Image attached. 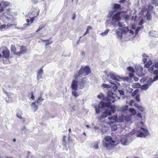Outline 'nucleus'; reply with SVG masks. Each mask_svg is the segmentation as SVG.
I'll return each instance as SVG.
<instances>
[{"label":"nucleus","mask_w":158,"mask_h":158,"mask_svg":"<svg viewBox=\"0 0 158 158\" xmlns=\"http://www.w3.org/2000/svg\"><path fill=\"white\" fill-rule=\"evenodd\" d=\"M152 61L151 60H149L145 63L144 67L147 68H149V67L152 65Z\"/></svg>","instance_id":"nucleus-18"},{"label":"nucleus","mask_w":158,"mask_h":158,"mask_svg":"<svg viewBox=\"0 0 158 158\" xmlns=\"http://www.w3.org/2000/svg\"><path fill=\"white\" fill-rule=\"evenodd\" d=\"M45 26L43 24L40 25L38 29L36 31V32H38L39 31H40L42 29L44 28Z\"/></svg>","instance_id":"nucleus-32"},{"label":"nucleus","mask_w":158,"mask_h":158,"mask_svg":"<svg viewBox=\"0 0 158 158\" xmlns=\"http://www.w3.org/2000/svg\"><path fill=\"white\" fill-rule=\"evenodd\" d=\"M51 39L50 38V39H48V40H42V42H45L46 45L45 46L47 47L48 45L51 44L52 43V40H50Z\"/></svg>","instance_id":"nucleus-20"},{"label":"nucleus","mask_w":158,"mask_h":158,"mask_svg":"<svg viewBox=\"0 0 158 158\" xmlns=\"http://www.w3.org/2000/svg\"><path fill=\"white\" fill-rule=\"evenodd\" d=\"M130 33L131 34H134V32L131 30H130Z\"/></svg>","instance_id":"nucleus-63"},{"label":"nucleus","mask_w":158,"mask_h":158,"mask_svg":"<svg viewBox=\"0 0 158 158\" xmlns=\"http://www.w3.org/2000/svg\"><path fill=\"white\" fill-rule=\"evenodd\" d=\"M80 81H79V84L80 89H83L85 86V85L86 83V77H83L82 76H80Z\"/></svg>","instance_id":"nucleus-11"},{"label":"nucleus","mask_w":158,"mask_h":158,"mask_svg":"<svg viewBox=\"0 0 158 158\" xmlns=\"http://www.w3.org/2000/svg\"><path fill=\"white\" fill-rule=\"evenodd\" d=\"M78 82L77 80H73L71 86V89L73 90L72 92V95L75 97H77L79 95L76 91L78 89Z\"/></svg>","instance_id":"nucleus-4"},{"label":"nucleus","mask_w":158,"mask_h":158,"mask_svg":"<svg viewBox=\"0 0 158 158\" xmlns=\"http://www.w3.org/2000/svg\"><path fill=\"white\" fill-rule=\"evenodd\" d=\"M2 3L3 4V7L0 6V12L3 11L4 10V7H5L9 5L8 3L5 2H2Z\"/></svg>","instance_id":"nucleus-17"},{"label":"nucleus","mask_w":158,"mask_h":158,"mask_svg":"<svg viewBox=\"0 0 158 158\" xmlns=\"http://www.w3.org/2000/svg\"><path fill=\"white\" fill-rule=\"evenodd\" d=\"M32 13L34 15H34L33 17L31 18L30 19V20H29V19H26V22L27 23V25H30V23H32L33 22L35 19L36 18L37 16L39 15V11L36 10L35 11H33L32 12Z\"/></svg>","instance_id":"nucleus-6"},{"label":"nucleus","mask_w":158,"mask_h":158,"mask_svg":"<svg viewBox=\"0 0 158 158\" xmlns=\"http://www.w3.org/2000/svg\"><path fill=\"white\" fill-rule=\"evenodd\" d=\"M142 57L143 58L142 59V61L143 62L144 64L146 62H147V57H148V56L146 54L144 53L142 54Z\"/></svg>","instance_id":"nucleus-19"},{"label":"nucleus","mask_w":158,"mask_h":158,"mask_svg":"<svg viewBox=\"0 0 158 158\" xmlns=\"http://www.w3.org/2000/svg\"><path fill=\"white\" fill-rule=\"evenodd\" d=\"M98 143H99V142L98 141H97L95 142L94 143L93 147L95 149H98Z\"/></svg>","instance_id":"nucleus-33"},{"label":"nucleus","mask_w":158,"mask_h":158,"mask_svg":"<svg viewBox=\"0 0 158 158\" xmlns=\"http://www.w3.org/2000/svg\"><path fill=\"white\" fill-rule=\"evenodd\" d=\"M117 129V127L116 125H114L111 127V129L112 131H115Z\"/></svg>","instance_id":"nucleus-37"},{"label":"nucleus","mask_w":158,"mask_h":158,"mask_svg":"<svg viewBox=\"0 0 158 158\" xmlns=\"http://www.w3.org/2000/svg\"><path fill=\"white\" fill-rule=\"evenodd\" d=\"M17 116L20 119H22V117L21 116V114H17Z\"/></svg>","instance_id":"nucleus-51"},{"label":"nucleus","mask_w":158,"mask_h":158,"mask_svg":"<svg viewBox=\"0 0 158 158\" xmlns=\"http://www.w3.org/2000/svg\"><path fill=\"white\" fill-rule=\"evenodd\" d=\"M4 92L8 96H10V94L9 93L6 91H4Z\"/></svg>","instance_id":"nucleus-58"},{"label":"nucleus","mask_w":158,"mask_h":158,"mask_svg":"<svg viewBox=\"0 0 158 158\" xmlns=\"http://www.w3.org/2000/svg\"><path fill=\"white\" fill-rule=\"evenodd\" d=\"M109 31V30H106L104 32H102L101 34L103 36L105 35L108 33Z\"/></svg>","instance_id":"nucleus-39"},{"label":"nucleus","mask_w":158,"mask_h":158,"mask_svg":"<svg viewBox=\"0 0 158 158\" xmlns=\"http://www.w3.org/2000/svg\"><path fill=\"white\" fill-rule=\"evenodd\" d=\"M118 26L120 27H123V25H122V23L121 22H119V21H118Z\"/></svg>","instance_id":"nucleus-57"},{"label":"nucleus","mask_w":158,"mask_h":158,"mask_svg":"<svg viewBox=\"0 0 158 158\" xmlns=\"http://www.w3.org/2000/svg\"><path fill=\"white\" fill-rule=\"evenodd\" d=\"M129 111L133 113L134 115L136 114V112L135 110L133 108H130Z\"/></svg>","instance_id":"nucleus-35"},{"label":"nucleus","mask_w":158,"mask_h":158,"mask_svg":"<svg viewBox=\"0 0 158 158\" xmlns=\"http://www.w3.org/2000/svg\"><path fill=\"white\" fill-rule=\"evenodd\" d=\"M156 75L154 77L153 79L152 80V79L151 78V80L149 79L147 81L148 83L149 82L150 83H152L153 81H156L158 80V75Z\"/></svg>","instance_id":"nucleus-22"},{"label":"nucleus","mask_w":158,"mask_h":158,"mask_svg":"<svg viewBox=\"0 0 158 158\" xmlns=\"http://www.w3.org/2000/svg\"><path fill=\"white\" fill-rule=\"evenodd\" d=\"M102 87L104 88H107L108 87V85L106 84H102Z\"/></svg>","instance_id":"nucleus-47"},{"label":"nucleus","mask_w":158,"mask_h":158,"mask_svg":"<svg viewBox=\"0 0 158 158\" xmlns=\"http://www.w3.org/2000/svg\"><path fill=\"white\" fill-rule=\"evenodd\" d=\"M115 95L111 91H108L107 98L108 102H104L102 101H101L98 106H94L96 113L98 114L100 113L101 111L100 109L104 107H109L110 106L111 102H114L115 101Z\"/></svg>","instance_id":"nucleus-1"},{"label":"nucleus","mask_w":158,"mask_h":158,"mask_svg":"<svg viewBox=\"0 0 158 158\" xmlns=\"http://www.w3.org/2000/svg\"><path fill=\"white\" fill-rule=\"evenodd\" d=\"M113 11H111L110 12H109V14H108V17H110L111 16L113 15Z\"/></svg>","instance_id":"nucleus-54"},{"label":"nucleus","mask_w":158,"mask_h":158,"mask_svg":"<svg viewBox=\"0 0 158 158\" xmlns=\"http://www.w3.org/2000/svg\"><path fill=\"white\" fill-rule=\"evenodd\" d=\"M154 9V7L153 6L150 5L148 6V10L149 11H152Z\"/></svg>","instance_id":"nucleus-38"},{"label":"nucleus","mask_w":158,"mask_h":158,"mask_svg":"<svg viewBox=\"0 0 158 158\" xmlns=\"http://www.w3.org/2000/svg\"><path fill=\"white\" fill-rule=\"evenodd\" d=\"M127 69L128 71L131 72V73H129V76L131 78L134 77V75L133 73H135V70L133 68L131 67H129L127 68Z\"/></svg>","instance_id":"nucleus-14"},{"label":"nucleus","mask_w":158,"mask_h":158,"mask_svg":"<svg viewBox=\"0 0 158 158\" xmlns=\"http://www.w3.org/2000/svg\"><path fill=\"white\" fill-rule=\"evenodd\" d=\"M148 71L155 75H158V62H155L154 65L148 69Z\"/></svg>","instance_id":"nucleus-5"},{"label":"nucleus","mask_w":158,"mask_h":158,"mask_svg":"<svg viewBox=\"0 0 158 158\" xmlns=\"http://www.w3.org/2000/svg\"><path fill=\"white\" fill-rule=\"evenodd\" d=\"M121 13V11L118 12L115 14L112 17V21L114 22H117L121 19L120 17V14Z\"/></svg>","instance_id":"nucleus-10"},{"label":"nucleus","mask_w":158,"mask_h":158,"mask_svg":"<svg viewBox=\"0 0 158 158\" xmlns=\"http://www.w3.org/2000/svg\"><path fill=\"white\" fill-rule=\"evenodd\" d=\"M105 79L108 80L110 78L115 81H118L119 77L112 73H110L109 74H106L105 75Z\"/></svg>","instance_id":"nucleus-8"},{"label":"nucleus","mask_w":158,"mask_h":158,"mask_svg":"<svg viewBox=\"0 0 158 158\" xmlns=\"http://www.w3.org/2000/svg\"><path fill=\"white\" fill-rule=\"evenodd\" d=\"M140 30V29L139 27H137L135 31V33L136 34H137L138 33V32H139Z\"/></svg>","instance_id":"nucleus-53"},{"label":"nucleus","mask_w":158,"mask_h":158,"mask_svg":"<svg viewBox=\"0 0 158 158\" xmlns=\"http://www.w3.org/2000/svg\"><path fill=\"white\" fill-rule=\"evenodd\" d=\"M135 106L136 107H137L138 109L142 112H143L144 111V108L141 106H139L137 104H135Z\"/></svg>","instance_id":"nucleus-31"},{"label":"nucleus","mask_w":158,"mask_h":158,"mask_svg":"<svg viewBox=\"0 0 158 158\" xmlns=\"http://www.w3.org/2000/svg\"><path fill=\"white\" fill-rule=\"evenodd\" d=\"M3 62L4 64H7V63H6V60H3Z\"/></svg>","instance_id":"nucleus-64"},{"label":"nucleus","mask_w":158,"mask_h":158,"mask_svg":"<svg viewBox=\"0 0 158 158\" xmlns=\"http://www.w3.org/2000/svg\"><path fill=\"white\" fill-rule=\"evenodd\" d=\"M104 96L102 93H100L97 96L98 98L100 99L102 98Z\"/></svg>","instance_id":"nucleus-41"},{"label":"nucleus","mask_w":158,"mask_h":158,"mask_svg":"<svg viewBox=\"0 0 158 158\" xmlns=\"http://www.w3.org/2000/svg\"><path fill=\"white\" fill-rule=\"evenodd\" d=\"M137 90H135V91H134V92L132 93V95L133 96H135L136 94H137Z\"/></svg>","instance_id":"nucleus-49"},{"label":"nucleus","mask_w":158,"mask_h":158,"mask_svg":"<svg viewBox=\"0 0 158 158\" xmlns=\"http://www.w3.org/2000/svg\"><path fill=\"white\" fill-rule=\"evenodd\" d=\"M134 80L135 81H137L138 80V78L137 77H134Z\"/></svg>","instance_id":"nucleus-62"},{"label":"nucleus","mask_w":158,"mask_h":158,"mask_svg":"<svg viewBox=\"0 0 158 158\" xmlns=\"http://www.w3.org/2000/svg\"><path fill=\"white\" fill-rule=\"evenodd\" d=\"M146 16L147 19L148 20H150L151 19L152 17L151 16V13L150 12L148 11Z\"/></svg>","instance_id":"nucleus-25"},{"label":"nucleus","mask_w":158,"mask_h":158,"mask_svg":"<svg viewBox=\"0 0 158 158\" xmlns=\"http://www.w3.org/2000/svg\"><path fill=\"white\" fill-rule=\"evenodd\" d=\"M117 116L116 115H114L111 117H109L108 119L110 121L108 122V123L110 124L113 123L115 122L116 121V118Z\"/></svg>","instance_id":"nucleus-13"},{"label":"nucleus","mask_w":158,"mask_h":158,"mask_svg":"<svg viewBox=\"0 0 158 158\" xmlns=\"http://www.w3.org/2000/svg\"><path fill=\"white\" fill-rule=\"evenodd\" d=\"M124 18L126 19H128L129 18V16L127 15H125L123 16Z\"/></svg>","instance_id":"nucleus-52"},{"label":"nucleus","mask_w":158,"mask_h":158,"mask_svg":"<svg viewBox=\"0 0 158 158\" xmlns=\"http://www.w3.org/2000/svg\"><path fill=\"white\" fill-rule=\"evenodd\" d=\"M126 0H120L119 2L120 3H124L125 2Z\"/></svg>","instance_id":"nucleus-60"},{"label":"nucleus","mask_w":158,"mask_h":158,"mask_svg":"<svg viewBox=\"0 0 158 158\" xmlns=\"http://www.w3.org/2000/svg\"><path fill=\"white\" fill-rule=\"evenodd\" d=\"M148 84H144L141 86V88L142 89L146 90L148 89Z\"/></svg>","instance_id":"nucleus-27"},{"label":"nucleus","mask_w":158,"mask_h":158,"mask_svg":"<svg viewBox=\"0 0 158 158\" xmlns=\"http://www.w3.org/2000/svg\"><path fill=\"white\" fill-rule=\"evenodd\" d=\"M44 100V99L42 98L41 96L39 97L38 99L37 100V103H39L42 102Z\"/></svg>","instance_id":"nucleus-34"},{"label":"nucleus","mask_w":158,"mask_h":158,"mask_svg":"<svg viewBox=\"0 0 158 158\" xmlns=\"http://www.w3.org/2000/svg\"><path fill=\"white\" fill-rule=\"evenodd\" d=\"M31 153L30 152H29V151L27 153V154L26 158H29V157L30 156Z\"/></svg>","instance_id":"nucleus-48"},{"label":"nucleus","mask_w":158,"mask_h":158,"mask_svg":"<svg viewBox=\"0 0 158 158\" xmlns=\"http://www.w3.org/2000/svg\"><path fill=\"white\" fill-rule=\"evenodd\" d=\"M93 29L92 27L91 26H88L87 27L86 31L85 33L83 35V36L89 33V30Z\"/></svg>","instance_id":"nucleus-24"},{"label":"nucleus","mask_w":158,"mask_h":158,"mask_svg":"<svg viewBox=\"0 0 158 158\" xmlns=\"http://www.w3.org/2000/svg\"><path fill=\"white\" fill-rule=\"evenodd\" d=\"M6 25L5 24H4L2 25H1L0 26V28L2 29L6 28Z\"/></svg>","instance_id":"nucleus-55"},{"label":"nucleus","mask_w":158,"mask_h":158,"mask_svg":"<svg viewBox=\"0 0 158 158\" xmlns=\"http://www.w3.org/2000/svg\"><path fill=\"white\" fill-rule=\"evenodd\" d=\"M66 138V136H64V135L63 136V143H64V144L66 146V142L65 141V138Z\"/></svg>","instance_id":"nucleus-42"},{"label":"nucleus","mask_w":158,"mask_h":158,"mask_svg":"<svg viewBox=\"0 0 158 158\" xmlns=\"http://www.w3.org/2000/svg\"><path fill=\"white\" fill-rule=\"evenodd\" d=\"M19 47L20 48V51L18 52V56H19L21 55L26 53L28 50L26 47L20 46H19Z\"/></svg>","instance_id":"nucleus-12"},{"label":"nucleus","mask_w":158,"mask_h":158,"mask_svg":"<svg viewBox=\"0 0 158 158\" xmlns=\"http://www.w3.org/2000/svg\"><path fill=\"white\" fill-rule=\"evenodd\" d=\"M91 71L90 69L88 66H82L77 72V74H75L74 76V79L78 80V78H80V76L81 75L85 76L90 73Z\"/></svg>","instance_id":"nucleus-2"},{"label":"nucleus","mask_w":158,"mask_h":158,"mask_svg":"<svg viewBox=\"0 0 158 158\" xmlns=\"http://www.w3.org/2000/svg\"><path fill=\"white\" fill-rule=\"evenodd\" d=\"M118 91L119 92V93L121 95H124V92L123 90H118Z\"/></svg>","instance_id":"nucleus-45"},{"label":"nucleus","mask_w":158,"mask_h":158,"mask_svg":"<svg viewBox=\"0 0 158 158\" xmlns=\"http://www.w3.org/2000/svg\"><path fill=\"white\" fill-rule=\"evenodd\" d=\"M31 105L35 106V111H36L38 109V107L36 105L35 103V102H32L31 104Z\"/></svg>","instance_id":"nucleus-44"},{"label":"nucleus","mask_w":158,"mask_h":158,"mask_svg":"<svg viewBox=\"0 0 158 158\" xmlns=\"http://www.w3.org/2000/svg\"><path fill=\"white\" fill-rule=\"evenodd\" d=\"M137 136L140 137H146L145 135L141 131H139L137 134Z\"/></svg>","instance_id":"nucleus-21"},{"label":"nucleus","mask_w":158,"mask_h":158,"mask_svg":"<svg viewBox=\"0 0 158 158\" xmlns=\"http://www.w3.org/2000/svg\"><path fill=\"white\" fill-rule=\"evenodd\" d=\"M123 79L124 81H128L129 80V78L128 77H125L123 78Z\"/></svg>","instance_id":"nucleus-56"},{"label":"nucleus","mask_w":158,"mask_h":158,"mask_svg":"<svg viewBox=\"0 0 158 158\" xmlns=\"http://www.w3.org/2000/svg\"><path fill=\"white\" fill-rule=\"evenodd\" d=\"M112 144L110 142L109 143H104L103 144V146L104 147L106 148L107 149H109L110 147L111 146Z\"/></svg>","instance_id":"nucleus-23"},{"label":"nucleus","mask_w":158,"mask_h":158,"mask_svg":"<svg viewBox=\"0 0 158 158\" xmlns=\"http://www.w3.org/2000/svg\"><path fill=\"white\" fill-rule=\"evenodd\" d=\"M76 17V14L75 13H74L73 16V17H72V19L73 20H74L75 19Z\"/></svg>","instance_id":"nucleus-59"},{"label":"nucleus","mask_w":158,"mask_h":158,"mask_svg":"<svg viewBox=\"0 0 158 158\" xmlns=\"http://www.w3.org/2000/svg\"><path fill=\"white\" fill-rule=\"evenodd\" d=\"M43 67L39 70L37 72V79H40L42 78V74L43 73L44 71L43 69Z\"/></svg>","instance_id":"nucleus-16"},{"label":"nucleus","mask_w":158,"mask_h":158,"mask_svg":"<svg viewBox=\"0 0 158 158\" xmlns=\"http://www.w3.org/2000/svg\"><path fill=\"white\" fill-rule=\"evenodd\" d=\"M140 85L139 83H135L132 86L134 88H138L140 87Z\"/></svg>","instance_id":"nucleus-29"},{"label":"nucleus","mask_w":158,"mask_h":158,"mask_svg":"<svg viewBox=\"0 0 158 158\" xmlns=\"http://www.w3.org/2000/svg\"><path fill=\"white\" fill-rule=\"evenodd\" d=\"M1 52L2 55L0 53V58L2 57L6 59H9L10 56V52L7 47L4 46L0 47V52Z\"/></svg>","instance_id":"nucleus-3"},{"label":"nucleus","mask_w":158,"mask_h":158,"mask_svg":"<svg viewBox=\"0 0 158 158\" xmlns=\"http://www.w3.org/2000/svg\"><path fill=\"white\" fill-rule=\"evenodd\" d=\"M31 99L33 100H34L35 99V97L34 95L33 92H31Z\"/></svg>","instance_id":"nucleus-50"},{"label":"nucleus","mask_w":158,"mask_h":158,"mask_svg":"<svg viewBox=\"0 0 158 158\" xmlns=\"http://www.w3.org/2000/svg\"><path fill=\"white\" fill-rule=\"evenodd\" d=\"M104 139L106 141L110 142L112 139L111 137L110 136H106L105 137Z\"/></svg>","instance_id":"nucleus-28"},{"label":"nucleus","mask_w":158,"mask_h":158,"mask_svg":"<svg viewBox=\"0 0 158 158\" xmlns=\"http://www.w3.org/2000/svg\"><path fill=\"white\" fill-rule=\"evenodd\" d=\"M10 50L14 54L18 56V52H16L17 49L15 47V46L14 44H12L11 46Z\"/></svg>","instance_id":"nucleus-15"},{"label":"nucleus","mask_w":158,"mask_h":158,"mask_svg":"<svg viewBox=\"0 0 158 158\" xmlns=\"http://www.w3.org/2000/svg\"><path fill=\"white\" fill-rule=\"evenodd\" d=\"M152 4L155 5L156 6H158V3H157L156 0H152Z\"/></svg>","instance_id":"nucleus-43"},{"label":"nucleus","mask_w":158,"mask_h":158,"mask_svg":"<svg viewBox=\"0 0 158 158\" xmlns=\"http://www.w3.org/2000/svg\"><path fill=\"white\" fill-rule=\"evenodd\" d=\"M140 129L142 130L145 133V134L147 135L148 134V131L145 128H143L142 127H140Z\"/></svg>","instance_id":"nucleus-36"},{"label":"nucleus","mask_w":158,"mask_h":158,"mask_svg":"<svg viewBox=\"0 0 158 158\" xmlns=\"http://www.w3.org/2000/svg\"><path fill=\"white\" fill-rule=\"evenodd\" d=\"M128 106H123L121 108V110L122 111H125L127 109Z\"/></svg>","instance_id":"nucleus-40"},{"label":"nucleus","mask_w":158,"mask_h":158,"mask_svg":"<svg viewBox=\"0 0 158 158\" xmlns=\"http://www.w3.org/2000/svg\"><path fill=\"white\" fill-rule=\"evenodd\" d=\"M136 73L139 76L143 77L145 74L143 72V68L142 66L137 65L135 66Z\"/></svg>","instance_id":"nucleus-7"},{"label":"nucleus","mask_w":158,"mask_h":158,"mask_svg":"<svg viewBox=\"0 0 158 158\" xmlns=\"http://www.w3.org/2000/svg\"><path fill=\"white\" fill-rule=\"evenodd\" d=\"M135 99L137 102H139L140 101L139 96V95H136L135 97Z\"/></svg>","instance_id":"nucleus-46"},{"label":"nucleus","mask_w":158,"mask_h":158,"mask_svg":"<svg viewBox=\"0 0 158 158\" xmlns=\"http://www.w3.org/2000/svg\"><path fill=\"white\" fill-rule=\"evenodd\" d=\"M121 7V5L118 4H114V8L115 9H120Z\"/></svg>","instance_id":"nucleus-30"},{"label":"nucleus","mask_w":158,"mask_h":158,"mask_svg":"<svg viewBox=\"0 0 158 158\" xmlns=\"http://www.w3.org/2000/svg\"><path fill=\"white\" fill-rule=\"evenodd\" d=\"M137 116L139 117V118H142V115L140 113H138L137 114Z\"/></svg>","instance_id":"nucleus-61"},{"label":"nucleus","mask_w":158,"mask_h":158,"mask_svg":"<svg viewBox=\"0 0 158 158\" xmlns=\"http://www.w3.org/2000/svg\"><path fill=\"white\" fill-rule=\"evenodd\" d=\"M111 114V111L108 110L106 109L102 114L98 118L99 120H101L103 118H106L107 116H110Z\"/></svg>","instance_id":"nucleus-9"},{"label":"nucleus","mask_w":158,"mask_h":158,"mask_svg":"<svg viewBox=\"0 0 158 158\" xmlns=\"http://www.w3.org/2000/svg\"><path fill=\"white\" fill-rule=\"evenodd\" d=\"M109 108H110V111H111V113L112 112L113 113H114L115 111V106L111 105L110 106Z\"/></svg>","instance_id":"nucleus-26"}]
</instances>
